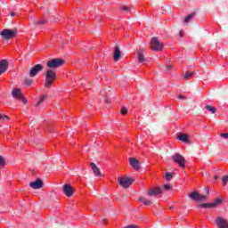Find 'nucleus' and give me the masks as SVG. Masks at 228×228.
<instances>
[{
    "mask_svg": "<svg viewBox=\"0 0 228 228\" xmlns=\"http://www.w3.org/2000/svg\"><path fill=\"white\" fill-rule=\"evenodd\" d=\"M56 80V72L53 69H48L45 77V88H51L53 82Z\"/></svg>",
    "mask_w": 228,
    "mask_h": 228,
    "instance_id": "f257e3e1",
    "label": "nucleus"
},
{
    "mask_svg": "<svg viewBox=\"0 0 228 228\" xmlns=\"http://www.w3.org/2000/svg\"><path fill=\"white\" fill-rule=\"evenodd\" d=\"M225 202H227L225 199L217 198L212 203H201L198 205L197 208H216V206H221V204H225Z\"/></svg>",
    "mask_w": 228,
    "mask_h": 228,
    "instance_id": "f03ea898",
    "label": "nucleus"
},
{
    "mask_svg": "<svg viewBox=\"0 0 228 228\" xmlns=\"http://www.w3.org/2000/svg\"><path fill=\"white\" fill-rule=\"evenodd\" d=\"M65 63V60L55 58L48 61L46 62V67L49 69H59V67H63V64Z\"/></svg>",
    "mask_w": 228,
    "mask_h": 228,
    "instance_id": "7ed1b4c3",
    "label": "nucleus"
},
{
    "mask_svg": "<svg viewBox=\"0 0 228 228\" xmlns=\"http://www.w3.org/2000/svg\"><path fill=\"white\" fill-rule=\"evenodd\" d=\"M3 40H12L17 37V29H4L0 32Z\"/></svg>",
    "mask_w": 228,
    "mask_h": 228,
    "instance_id": "20e7f679",
    "label": "nucleus"
},
{
    "mask_svg": "<svg viewBox=\"0 0 228 228\" xmlns=\"http://www.w3.org/2000/svg\"><path fill=\"white\" fill-rule=\"evenodd\" d=\"M171 159L175 163H177L180 168H185L186 160L183 155H181V153H175V155H172Z\"/></svg>",
    "mask_w": 228,
    "mask_h": 228,
    "instance_id": "39448f33",
    "label": "nucleus"
},
{
    "mask_svg": "<svg viewBox=\"0 0 228 228\" xmlns=\"http://www.w3.org/2000/svg\"><path fill=\"white\" fill-rule=\"evenodd\" d=\"M118 183L122 186V188L127 189L133 184V183H134V180L129 177H118Z\"/></svg>",
    "mask_w": 228,
    "mask_h": 228,
    "instance_id": "423d86ee",
    "label": "nucleus"
},
{
    "mask_svg": "<svg viewBox=\"0 0 228 228\" xmlns=\"http://www.w3.org/2000/svg\"><path fill=\"white\" fill-rule=\"evenodd\" d=\"M150 45L152 51H163V44L159 42V39H158V37H152Z\"/></svg>",
    "mask_w": 228,
    "mask_h": 228,
    "instance_id": "0eeeda50",
    "label": "nucleus"
},
{
    "mask_svg": "<svg viewBox=\"0 0 228 228\" xmlns=\"http://www.w3.org/2000/svg\"><path fill=\"white\" fill-rule=\"evenodd\" d=\"M42 70H44V66L42 64H36L30 69L28 76L29 77H36V76H38V73L42 72Z\"/></svg>",
    "mask_w": 228,
    "mask_h": 228,
    "instance_id": "6e6552de",
    "label": "nucleus"
},
{
    "mask_svg": "<svg viewBox=\"0 0 228 228\" xmlns=\"http://www.w3.org/2000/svg\"><path fill=\"white\" fill-rule=\"evenodd\" d=\"M189 197L191 199V200H195V202H204V200L207 199L205 195H200V193L198 191L191 192L189 194Z\"/></svg>",
    "mask_w": 228,
    "mask_h": 228,
    "instance_id": "1a4fd4ad",
    "label": "nucleus"
},
{
    "mask_svg": "<svg viewBox=\"0 0 228 228\" xmlns=\"http://www.w3.org/2000/svg\"><path fill=\"white\" fill-rule=\"evenodd\" d=\"M63 193L66 195V197H72L74 195V188L70 183H66L63 185Z\"/></svg>",
    "mask_w": 228,
    "mask_h": 228,
    "instance_id": "9d476101",
    "label": "nucleus"
},
{
    "mask_svg": "<svg viewBox=\"0 0 228 228\" xmlns=\"http://www.w3.org/2000/svg\"><path fill=\"white\" fill-rule=\"evenodd\" d=\"M163 193V189L160 187L151 188L148 191L147 195L148 197H154L156 195H161Z\"/></svg>",
    "mask_w": 228,
    "mask_h": 228,
    "instance_id": "9b49d317",
    "label": "nucleus"
},
{
    "mask_svg": "<svg viewBox=\"0 0 228 228\" xmlns=\"http://www.w3.org/2000/svg\"><path fill=\"white\" fill-rule=\"evenodd\" d=\"M216 224L218 228H228V222L222 216L216 219Z\"/></svg>",
    "mask_w": 228,
    "mask_h": 228,
    "instance_id": "f8f14e48",
    "label": "nucleus"
},
{
    "mask_svg": "<svg viewBox=\"0 0 228 228\" xmlns=\"http://www.w3.org/2000/svg\"><path fill=\"white\" fill-rule=\"evenodd\" d=\"M130 167L134 168V170H140L142 168V166L140 165V161L134 158H129Z\"/></svg>",
    "mask_w": 228,
    "mask_h": 228,
    "instance_id": "ddd939ff",
    "label": "nucleus"
},
{
    "mask_svg": "<svg viewBox=\"0 0 228 228\" xmlns=\"http://www.w3.org/2000/svg\"><path fill=\"white\" fill-rule=\"evenodd\" d=\"M29 186L33 190H40V188H43L44 186V182H42L40 179H37L36 181L31 182Z\"/></svg>",
    "mask_w": 228,
    "mask_h": 228,
    "instance_id": "4468645a",
    "label": "nucleus"
},
{
    "mask_svg": "<svg viewBox=\"0 0 228 228\" xmlns=\"http://www.w3.org/2000/svg\"><path fill=\"white\" fill-rule=\"evenodd\" d=\"M8 61L6 59L0 61V76L8 70Z\"/></svg>",
    "mask_w": 228,
    "mask_h": 228,
    "instance_id": "2eb2a0df",
    "label": "nucleus"
},
{
    "mask_svg": "<svg viewBox=\"0 0 228 228\" xmlns=\"http://www.w3.org/2000/svg\"><path fill=\"white\" fill-rule=\"evenodd\" d=\"M90 167L93 170V173L94 175L96 176V177H101L102 175L101 174V170L99 169V167H97V165H95V163L92 162L90 164Z\"/></svg>",
    "mask_w": 228,
    "mask_h": 228,
    "instance_id": "dca6fc26",
    "label": "nucleus"
},
{
    "mask_svg": "<svg viewBox=\"0 0 228 228\" xmlns=\"http://www.w3.org/2000/svg\"><path fill=\"white\" fill-rule=\"evenodd\" d=\"M12 95L13 99H20V97H22V93H20V89L14 88L12 92Z\"/></svg>",
    "mask_w": 228,
    "mask_h": 228,
    "instance_id": "f3484780",
    "label": "nucleus"
},
{
    "mask_svg": "<svg viewBox=\"0 0 228 228\" xmlns=\"http://www.w3.org/2000/svg\"><path fill=\"white\" fill-rule=\"evenodd\" d=\"M138 61L139 63H143V61H147V59L143 56V50L137 52Z\"/></svg>",
    "mask_w": 228,
    "mask_h": 228,
    "instance_id": "a211bd4d",
    "label": "nucleus"
},
{
    "mask_svg": "<svg viewBox=\"0 0 228 228\" xmlns=\"http://www.w3.org/2000/svg\"><path fill=\"white\" fill-rule=\"evenodd\" d=\"M120 48H118V46L116 47L115 51H114V61H118V60H120Z\"/></svg>",
    "mask_w": 228,
    "mask_h": 228,
    "instance_id": "6ab92c4d",
    "label": "nucleus"
},
{
    "mask_svg": "<svg viewBox=\"0 0 228 228\" xmlns=\"http://www.w3.org/2000/svg\"><path fill=\"white\" fill-rule=\"evenodd\" d=\"M178 140H180V142H183V143H188V134H179Z\"/></svg>",
    "mask_w": 228,
    "mask_h": 228,
    "instance_id": "aec40b11",
    "label": "nucleus"
},
{
    "mask_svg": "<svg viewBox=\"0 0 228 228\" xmlns=\"http://www.w3.org/2000/svg\"><path fill=\"white\" fill-rule=\"evenodd\" d=\"M139 202H142L144 206H151L152 205V200H145L143 197L139 198Z\"/></svg>",
    "mask_w": 228,
    "mask_h": 228,
    "instance_id": "412c9836",
    "label": "nucleus"
},
{
    "mask_svg": "<svg viewBox=\"0 0 228 228\" xmlns=\"http://www.w3.org/2000/svg\"><path fill=\"white\" fill-rule=\"evenodd\" d=\"M193 17H195V12H192V13L187 15L183 20L184 24H188V22H190V20H191V19H193Z\"/></svg>",
    "mask_w": 228,
    "mask_h": 228,
    "instance_id": "4be33fe9",
    "label": "nucleus"
},
{
    "mask_svg": "<svg viewBox=\"0 0 228 228\" xmlns=\"http://www.w3.org/2000/svg\"><path fill=\"white\" fill-rule=\"evenodd\" d=\"M23 85L25 86H27V88H29V86H31V85H33V79H30V78H25L23 80Z\"/></svg>",
    "mask_w": 228,
    "mask_h": 228,
    "instance_id": "5701e85b",
    "label": "nucleus"
},
{
    "mask_svg": "<svg viewBox=\"0 0 228 228\" xmlns=\"http://www.w3.org/2000/svg\"><path fill=\"white\" fill-rule=\"evenodd\" d=\"M205 110H208V111H210V113H216V108L211 106V105H206Z\"/></svg>",
    "mask_w": 228,
    "mask_h": 228,
    "instance_id": "b1692460",
    "label": "nucleus"
},
{
    "mask_svg": "<svg viewBox=\"0 0 228 228\" xmlns=\"http://www.w3.org/2000/svg\"><path fill=\"white\" fill-rule=\"evenodd\" d=\"M6 165V159L0 155V168H3Z\"/></svg>",
    "mask_w": 228,
    "mask_h": 228,
    "instance_id": "393cba45",
    "label": "nucleus"
},
{
    "mask_svg": "<svg viewBox=\"0 0 228 228\" xmlns=\"http://www.w3.org/2000/svg\"><path fill=\"white\" fill-rule=\"evenodd\" d=\"M45 24H47V20H40L36 21L37 26H44Z\"/></svg>",
    "mask_w": 228,
    "mask_h": 228,
    "instance_id": "a878e982",
    "label": "nucleus"
},
{
    "mask_svg": "<svg viewBox=\"0 0 228 228\" xmlns=\"http://www.w3.org/2000/svg\"><path fill=\"white\" fill-rule=\"evenodd\" d=\"M172 177H174V174H172V173H166V175H165L166 181H170L172 179Z\"/></svg>",
    "mask_w": 228,
    "mask_h": 228,
    "instance_id": "bb28decb",
    "label": "nucleus"
},
{
    "mask_svg": "<svg viewBox=\"0 0 228 228\" xmlns=\"http://www.w3.org/2000/svg\"><path fill=\"white\" fill-rule=\"evenodd\" d=\"M191 76H193V73L191 72H185V74L183 75V79H190Z\"/></svg>",
    "mask_w": 228,
    "mask_h": 228,
    "instance_id": "cd10ccee",
    "label": "nucleus"
},
{
    "mask_svg": "<svg viewBox=\"0 0 228 228\" xmlns=\"http://www.w3.org/2000/svg\"><path fill=\"white\" fill-rule=\"evenodd\" d=\"M44 101H45V95H42L39 98V101L37 102V106H40V104H42V102H44Z\"/></svg>",
    "mask_w": 228,
    "mask_h": 228,
    "instance_id": "c85d7f7f",
    "label": "nucleus"
},
{
    "mask_svg": "<svg viewBox=\"0 0 228 228\" xmlns=\"http://www.w3.org/2000/svg\"><path fill=\"white\" fill-rule=\"evenodd\" d=\"M0 120H10V117L6 116V114L0 113Z\"/></svg>",
    "mask_w": 228,
    "mask_h": 228,
    "instance_id": "c756f323",
    "label": "nucleus"
},
{
    "mask_svg": "<svg viewBox=\"0 0 228 228\" xmlns=\"http://www.w3.org/2000/svg\"><path fill=\"white\" fill-rule=\"evenodd\" d=\"M222 181H223V185L226 186L227 183H228V175H224L222 177Z\"/></svg>",
    "mask_w": 228,
    "mask_h": 228,
    "instance_id": "7c9ffc66",
    "label": "nucleus"
},
{
    "mask_svg": "<svg viewBox=\"0 0 228 228\" xmlns=\"http://www.w3.org/2000/svg\"><path fill=\"white\" fill-rule=\"evenodd\" d=\"M19 99H20L23 104H28V99H26L22 94L21 97H20Z\"/></svg>",
    "mask_w": 228,
    "mask_h": 228,
    "instance_id": "2f4dec72",
    "label": "nucleus"
},
{
    "mask_svg": "<svg viewBox=\"0 0 228 228\" xmlns=\"http://www.w3.org/2000/svg\"><path fill=\"white\" fill-rule=\"evenodd\" d=\"M221 138H224V140H228V133H222L220 134Z\"/></svg>",
    "mask_w": 228,
    "mask_h": 228,
    "instance_id": "473e14b6",
    "label": "nucleus"
},
{
    "mask_svg": "<svg viewBox=\"0 0 228 228\" xmlns=\"http://www.w3.org/2000/svg\"><path fill=\"white\" fill-rule=\"evenodd\" d=\"M121 114H122V115H127V108L123 107V108L121 109Z\"/></svg>",
    "mask_w": 228,
    "mask_h": 228,
    "instance_id": "72a5a7b5",
    "label": "nucleus"
},
{
    "mask_svg": "<svg viewBox=\"0 0 228 228\" xmlns=\"http://www.w3.org/2000/svg\"><path fill=\"white\" fill-rule=\"evenodd\" d=\"M164 190H166V191H170V188H172V186H170V184H164L163 186Z\"/></svg>",
    "mask_w": 228,
    "mask_h": 228,
    "instance_id": "f704fd0d",
    "label": "nucleus"
},
{
    "mask_svg": "<svg viewBox=\"0 0 228 228\" xmlns=\"http://www.w3.org/2000/svg\"><path fill=\"white\" fill-rule=\"evenodd\" d=\"M179 37H180V38H183V37H184V30L179 31Z\"/></svg>",
    "mask_w": 228,
    "mask_h": 228,
    "instance_id": "c9c22d12",
    "label": "nucleus"
},
{
    "mask_svg": "<svg viewBox=\"0 0 228 228\" xmlns=\"http://www.w3.org/2000/svg\"><path fill=\"white\" fill-rule=\"evenodd\" d=\"M178 99L186 100V96H185V95H183V94H180V95H178Z\"/></svg>",
    "mask_w": 228,
    "mask_h": 228,
    "instance_id": "e433bc0d",
    "label": "nucleus"
},
{
    "mask_svg": "<svg viewBox=\"0 0 228 228\" xmlns=\"http://www.w3.org/2000/svg\"><path fill=\"white\" fill-rule=\"evenodd\" d=\"M205 191H206V193H207L208 195H209V188L206 187V188H205Z\"/></svg>",
    "mask_w": 228,
    "mask_h": 228,
    "instance_id": "4c0bfd02",
    "label": "nucleus"
},
{
    "mask_svg": "<svg viewBox=\"0 0 228 228\" xmlns=\"http://www.w3.org/2000/svg\"><path fill=\"white\" fill-rule=\"evenodd\" d=\"M167 70H172V66L170 65L167 66Z\"/></svg>",
    "mask_w": 228,
    "mask_h": 228,
    "instance_id": "58836bf2",
    "label": "nucleus"
},
{
    "mask_svg": "<svg viewBox=\"0 0 228 228\" xmlns=\"http://www.w3.org/2000/svg\"><path fill=\"white\" fill-rule=\"evenodd\" d=\"M122 10H123V11H127V7H126V6L122 7Z\"/></svg>",
    "mask_w": 228,
    "mask_h": 228,
    "instance_id": "ea45409f",
    "label": "nucleus"
},
{
    "mask_svg": "<svg viewBox=\"0 0 228 228\" xmlns=\"http://www.w3.org/2000/svg\"><path fill=\"white\" fill-rule=\"evenodd\" d=\"M11 17H15V12H11Z\"/></svg>",
    "mask_w": 228,
    "mask_h": 228,
    "instance_id": "a19ab883",
    "label": "nucleus"
},
{
    "mask_svg": "<svg viewBox=\"0 0 228 228\" xmlns=\"http://www.w3.org/2000/svg\"><path fill=\"white\" fill-rule=\"evenodd\" d=\"M218 179V175L214 176V180L216 181Z\"/></svg>",
    "mask_w": 228,
    "mask_h": 228,
    "instance_id": "79ce46f5",
    "label": "nucleus"
},
{
    "mask_svg": "<svg viewBox=\"0 0 228 228\" xmlns=\"http://www.w3.org/2000/svg\"><path fill=\"white\" fill-rule=\"evenodd\" d=\"M170 209H174V207H170Z\"/></svg>",
    "mask_w": 228,
    "mask_h": 228,
    "instance_id": "37998d69",
    "label": "nucleus"
}]
</instances>
